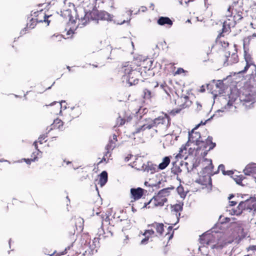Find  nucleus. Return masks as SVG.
<instances>
[{"instance_id": "nucleus-62", "label": "nucleus", "mask_w": 256, "mask_h": 256, "mask_svg": "<svg viewBox=\"0 0 256 256\" xmlns=\"http://www.w3.org/2000/svg\"><path fill=\"white\" fill-rule=\"evenodd\" d=\"M250 92H251V93H249L248 94L250 95H252V96H254V92H253L252 90H250Z\"/></svg>"}, {"instance_id": "nucleus-13", "label": "nucleus", "mask_w": 256, "mask_h": 256, "mask_svg": "<svg viewBox=\"0 0 256 256\" xmlns=\"http://www.w3.org/2000/svg\"><path fill=\"white\" fill-rule=\"evenodd\" d=\"M146 190L141 188H132L130 189V198L134 200H137L142 198Z\"/></svg>"}, {"instance_id": "nucleus-43", "label": "nucleus", "mask_w": 256, "mask_h": 256, "mask_svg": "<svg viewBox=\"0 0 256 256\" xmlns=\"http://www.w3.org/2000/svg\"><path fill=\"white\" fill-rule=\"evenodd\" d=\"M245 62L244 61H242L240 62L236 66V68H237V72L235 73H236L237 74H238V72L240 70H242V68L245 66Z\"/></svg>"}, {"instance_id": "nucleus-6", "label": "nucleus", "mask_w": 256, "mask_h": 256, "mask_svg": "<svg viewBox=\"0 0 256 256\" xmlns=\"http://www.w3.org/2000/svg\"><path fill=\"white\" fill-rule=\"evenodd\" d=\"M192 103V102L188 96H178L174 100V104L176 106V108L172 110L170 114L172 115L178 114L182 110L190 107Z\"/></svg>"}, {"instance_id": "nucleus-17", "label": "nucleus", "mask_w": 256, "mask_h": 256, "mask_svg": "<svg viewBox=\"0 0 256 256\" xmlns=\"http://www.w3.org/2000/svg\"><path fill=\"white\" fill-rule=\"evenodd\" d=\"M240 204H242V208L244 210H252L254 208V197H250L245 201H242Z\"/></svg>"}, {"instance_id": "nucleus-33", "label": "nucleus", "mask_w": 256, "mask_h": 256, "mask_svg": "<svg viewBox=\"0 0 256 256\" xmlns=\"http://www.w3.org/2000/svg\"><path fill=\"white\" fill-rule=\"evenodd\" d=\"M110 14L105 11H99L98 10V20H106L109 18Z\"/></svg>"}, {"instance_id": "nucleus-63", "label": "nucleus", "mask_w": 256, "mask_h": 256, "mask_svg": "<svg viewBox=\"0 0 256 256\" xmlns=\"http://www.w3.org/2000/svg\"><path fill=\"white\" fill-rule=\"evenodd\" d=\"M70 246H68L67 248H66L65 249V250L66 251L68 250H70Z\"/></svg>"}, {"instance_id": "nucleus-61", "label": "nucleus", "mask_w": 256, "mask_h": 256, "mask_svg": "<svg viewBox=\"0 0 256 256\" xmlns=\"http://www.w3.org/2000/svg\"><path fill=\"white\" fill-rule=\"evenodd\" d=\"M210 168H212L214 166L212 165V160H210Z\"/></svg>"}, {"instance_id": "nucleus-26", "label": "nucleus", "mask_w": 256, "mask_h": 256, "mask_svg": "<svg viewBox=\"0 0 256 256\" xmlns=\"http://www.w3.org/2000/svg\"><path fill=\"white\" fill-rule=\"evenodd\" d=\"M243 210L242 204L240 202L236 208H232L230 212L232 215L239 216L242 214Z\"/></svg>"}, {"instance_id": "nucleus-25", "label": "nucleus", "mask_w": 256, "mask_h": 256, "mask_svg": "<svg viewBox=\"0 0 256 256\" xmlns=\"http://www.w3.org/2000/svg\"><path fill=\"white\" fill-rule=\"evenodd\" d=\"M224 32H222L219 34L216 38V42L222 46V47L226 48L229 46V43L228 41H225L224 40H221V38L224 36Z\"/></svg>"}, {"instance_id": "nucleus-23", "label": "nucleus", "mask_w": 256, "mask_h": 256, "mask_svg": "<svg viewBox=\"0 0 256 256\" xmlns=\"http://www.w3.org/2000/svg\"><path fill=\"white\" fill-rule=\"evenodd\" d=\"M151 226L154 227L158 234L160 236L163 234L164 230V224L162 223L154 222L150 225Z\"/></svg>"}, {"instance_id": "nucleus-3", "label": "nucleus", "mask_w": 256, "mask_h": 256, "mask_svg": "<svg viewBox=\"0 0 256 256\" xmlns=\"http://www.w3.org/2000/svg\"><path fill=\"white\" fill-rule=\"evenodd\" d=\"M170 188H165L161 190L154 196L148 202H144V208H154L162 207L168 202L167 197L170 195Z\"/></svg>"}, {"instance_id": "nucleus-54", "label": "nucleus", "mask_w": 256, "mask_h": 256, "mask_svg": "<svg viewBox=\"0 0 256 256\" xmlns=\"http://www.w3.org/2000/svg\"><path fill=\"white\" fill-rule=\"evenodd\" d=\"M248 250H256V246H250L248 248Z\"/></svg>"}, {"instance_id": "nucleus-46", "label": "nucleus", "mask_w": 256, "mask_h": 256, "mask_svg": "<svg viewBox=\"0 0 256 256\" xmlns=\"http://www.w3.org/2000/svg\"><path fill=\"white\" fill-rule=\"evenodd\" d=\"M132 116L133 114H130L129 115L127 114L126 116H124V118L125 120V122H128L131 121V120L132 118Z\"/></svg>"}, {"instance_id": "nucleus-42", "label": "nucleus", "mask_w": 256, "mask_h": 256, "mask_svg": "<svg viewBox=\"0 0 256 256\" xmlns=\"http://www.w3.org/2000/svg\"><path fill=\"white\" fill-rule=\"evenodd\" d=\"M48 137V136H47V134H42L41 135L39 138H38V142L40 144H43L44 142H46L47 141L46 140V138Z\"/></svg>"}, {"instance_id": "nucleus-35", "label": "nucleus", "mask_w": 256, "mask_h": 256, "mask_svg": "<svg viewBox=\"0 0 256 256\" xmlns=\"http://www.w3.org/2000/svg\"><path fill=\"white\" fill-rule=\"evenodd\" d=\"M245 176L243 175L240 174V176L235 175L234 176V181L238 184L244 186V184H242V180L245 178Z\"/></svg>"}, {"instance_id": "nucleus-59", "label": "nucleus", "mask_w": 256, "mask_h": 256, "mask_svg": "<svg viewBox=\"0 0 256 256\" xmlns=\"http://www.w3.org/2000/svg\"><path fill=\"white\" fill-rule=\"evenodd\" d=\"M200 92H205V89H204V86H202L201 87V88H200Z\"/></svg>"}, {"instance_id": "nucleus-41", "label": "nucleus", "mask_w": 256, "mask_h": 256, "mask_svg": "<svg viewBox=\"0 0 256 256\" xmlns=\"http://www.w3.org/2000/svg\"><path fill=\"white\" fill-rule=\"evenodd\" d=\"M165 120H166V118H164V117H158L156 118L154 120V124H164V122H165Z\"/></svg>"}, {"instance_id": "nucleus-16", "label": "nucleus", "mask_w": 256, "mask_h": 256, "mask_svg": "<svg viewBox=\"0 0 256 256\" xmlns=\"http://www.w3.org/2000/svg\"><path fill=\"white\" fill-rule=\"evenodd\" d=\"M224 56L225 60H224V64L226 63L227 66L238 62V57L236 53H232V54L228 53V55L226 54Z\"/></svg>"}, {"instance_id": "nucleus-57", "label": "nucleus", "mask_w": 256, "mask_h": 256, "mask_svg": "<svg viewBox=\"0 0 256 256\" xmlns=\"http://www.w3.org/2000/svg\"><path fill=\"white\" fill-rule=\"evenodd\" d=\"M140 10L144 12L147 10V8L146 6H142L140 8Z\"/></svg>"}, {"instance_id": "nucleus-45", "label": "nucleus", "mask_w": 256, "mask_h": 256, "mask_svg": "<svg viewBox=\"0 0 256 256\" xmlns=\"http://www.w3.org/2000/svg\"><path fill=\"white\" fill-rule=\"evenodd\" d=\"M37 158V157L34 155V158H24V161L27 164H30L32 162L35 161V160Z\"/></svg>"}, {"instance_id": "nucleus-21", "label": "nucleus", "mask_w": 256, "mask_h": 256, "mask_svg": "<svg viewBox=\"0 0 256 256\" xmlns=\"http://www.w3.org/2000/svg\"><path fill=\"white\" fill-rule=\"evenodd\" d=\"M244 172L246 175H250L256 172V164H248L244 170Z\"/></svg>"}, {"instance_id": "nucleus-14", "label": "nucleus", "mask_w": 256, "mask_h": 256, "mask_svg": "<svg viewBox=\"0 0 256 256\" xmlns=\"http://www.w3.org/2000/svg\"><path fill=\"white\" fill-rule=\"evenodd\" d=\"M131 166L138 170L146 171V166L145 165L143 158L141 157L136 158L135 160L131 163Z\"/></svg>"}, {"instance_id": "nucleus-9", "label": "nucleus", "mask_w": 256, "mask_h": 256, "mask_svg": "<svg viewBox=\"0 0 256 256\" xmlns=\"http://www.w3.org/2000/svg\"><path fill=\"white\" fill-rule=\"evenodd\" d=\"M47 10L41 9L34 14V16L36 18V21L39 22H44L46 26H48L50 20L48 18L52 16L51 14H46Z\"/></svg>"}, {"instance_id": "nucleus-49", "label": "nucleus", "mask_w": 256, "mask_h": 256, "mask_svg": "<svg viewBox=\"0 0 256 256\" xmlns=\"http://www.w3.org/2000/svg\"><path fill=\"white\" fill-rule=\"evenodd\" d=\"M202 109V105L198 102H196V110L198 112L201 110Z\"/></svg>"}, {"instance_id": "nucleus-19", "label": "nucleus", "mask_w": 256, "mask_h": 256, "mask_svg": "<svg viewBox=\"0 0 256 256\" xmlns=\"http://www.w3.org/2000/svg\"><path fill=\"white\" fill-rule=\"evenodd\" d=\"M82 114V110L79 106H76L72 108L69 112L68 114L72 119L78 118Z\"/></svg>"}, {"instance_id": "nucleus-30", "label": "nucleus", "mask_w": 256, "mask_h": 256, "mask_svg": "<svg viewBox=\"0 0 256 256\" xmlns=\"http://www.w3.org/2000/svg\"><path fill=\"white\" fill-rule=\"evenodd\" d=\"M183 205L184 204L182 202H179L178 204L172 205L170 206L172 212H176V216L177 213L178 212V216H180V212L182 210Z\"/></svg>"}, {"instance_id": "nucleus-2", "label": "nucleus", "mask_w": 256, "mask_h": 256, "mask_svg": "<svg viewBox=\"0 0 256 256\" xmlns=\"http://www.w3.org/2000/svg\"><path fill=\"white\" fill-rule=\"evenodd\" d=\"M200 125V124H198L189 132L188 141L196 143L197 146L196 151L199 153L202 150L200 155L204 158L207 155L208 152L216 147V144L212 142L213 138L211 136H208L205 141L202 140L200 132L196 131Z\"/></svg>"}, {"instance_id": "nucleus-5", "label": "nucleus", "mask_w": 256, "mask_h": 256, "mask_svg": "<svg viewBox=\"0 0 256 256\" xmlns=\"http://www.w3.org/2000/svg\"><path fill=\"white\" fill-rule=\"evenodd\" d=\"M101 217L102 218L101 227L102 228L104 227V223L108 224L109 225L108 230L111 236H112L114 234V226L121 227L122 226V220L119 219L118 217L115 218L114 216L110 217V216H108L106 214H102Z\"/></svg>"}, {"instance_id": "nucleus-64", "label": "nucleus", "mask_w": 256, "mask_h": 256, "mask_svg": "<svg viewBox=\"0 0 256 256\" xmlns=\"http://www.w3.org/2000/svg\"><path fill=\"white\" fill-rule=\"evenodd\" d=\"M158 83H156V85L154 86V88H156V87H158Z\"/></svg>"}, {"instance_id": "nucleus-22", "label": "nucleus", "mask_w": 256, "mask_h": 256, "mask_svg": "<svg viewBox=\"0 0 256 256\" xmlns=\"http://www.w3.org/2000/svg\"><path fill=\"white\" fill-rule=\"evenodd\" d=\"M158 24L160 26H164V24H167L170 26H171L172 25V21L168 17H160L158 20Z\"/></svg>"}, {"instance_id": "nucleus-50", "label": "nucleus", "mask_w": 256, "mask_h": 256, "mask_svg": "<svg viewBox=\"0 0 256 256\" xmlns=\"http://www.w3.org/2000/svg\"><path fill=\"white\" fill-rule=\"evenodd\" d=\"M185 70L181 68H178L176 71L175 72V74H180L182 73H184Z\"/></svg>"}, {"instance_id": "nucleus-24", "label": "nucleus", "mask_w": 256, "mask_h": 256, "mask_svg": "<svg viewBox=\"0 0 256 256\" xmlns=\"http://www.w3.org/2000/svg\"><path fill=\"white\" fill-rule=\"evenodd\" d=\"M84 223L83 219L80 218H74L72 220V224H74L75 228H74V231H75V229L78 230L82 229Z\"/></svg>"}, {"instance_id": "nucleus-11", "label": "nucleus", "mask_w": 256, "mask_h": 256, "mask_svg": "<svg viewBox=\"0 0 256 256\" xmlns=\"http://www.w3.org/2000/svg\"><path fill=\"white\" fill-rule=\"evenodd\" d=\"M244 59L246 65L244 66V68H243L242 70L238 71V73H245L246 72L249 68L252 67L254 71L252 72L251 74L256 76V65L254 64L253 58L251 56L248 54L246 53L244 54Z\"/></svg>"}, {"instance_id": "nucleus-34", "label": "nucleus", "mask_w": 256, "mask_h": 256, "mask_svg": "<svg viewBox=\"0 0 256 256\" xmlns=\"http://www.w3.org/2000/svg\"><path fill=\"white\" fill-rule=\"evenodd\" d=\"M153 126L152 124H143L139 128H138L134 133H140L145 130L146 129H150Z\"/></svg>"}, {"instance_id": "nucleus-40", "label": "nucleus", "mask_w": 256, "mask_h": 256, "mask_svg": "<svg viewBox=\"0 0 256 256\" xmlns=\"http://www.w3.org/2000/svg\"><path fill=\"white\" fill-rule=\"evenodd\" d=\"M125 120L124 118L119 116L116 120V126H121L125 124Z\"/></svg>"}, {"instance_id": "nucleus-12", "label": "nucleus", "mask_w": 256, "mask_h": 256, "mask_svg": "<svg viewBox=\"0 0 256 256\" xmlns=\"http://www.w3.org/2000/svg\"><path fill=\"white\" fill-rule=\"evenodd\" d=\"M207 88L210 90L211 93L215 96H218L223 92L224 83L222 82H214L207 84Z\"/></svg>"}, {"instance_id": "nucleus-8", "label": "nucleus", "mask_w": 256, "mask_h": 256, "mask_svg": "<svg viewBox=\"0 0 256 256\" xmlns=\"http://www.w3.org/2000/svg\"><path fill=\"white\" fill-rule=\"evenodd\" d=\"M196 182L202 186V189H206L208 192L212 189V180L210 176L208 175L200 176Z\"/></svg>"}, {"instance_id": "nucleus-44", "label": "nucleus", "mask_w": 256, "mask_h": 256, "mask_svg": "<svg viewBox=\"0 0 256 256\" xmlns=\"http://www.w3.org/2000/svg\"><path fill=\"white\" fill-rule=\"evenodd\" d=\"M155 166L153 164H151L150 166H146V170L147 172L150 171L151 173H154L156 172L155 170Z\"/></svg>"}, {"instance_id": "nucleus-28", "label": "nucleus", "mask_w": 256, "mask_h": 256, "mask_svg": "<svg viewBox=\"0 0 256 256\" xmlns=\"http://www.w3.org/2000/svg\"><path fill=\"white\" fill-rule=\"evenodd\" d=\"M171 156H165L162 159V162L159 164L158 166V168L161 170H164L166 168L168 165L170 164V162Z\"/></svg>"}, {"instance_id": "nucleus-38", "label": "nucleus", "mask_w": 256, "mask_h": 256, "mask_svg": "<svg viewBox=\"0 0 256 256\" xmlns=\"http://www.w3.org/2000/svg\"><path fill=\"white\" fill-rule=\"evenodd\" d=\"M63 126V122L60 119H56L54 120L53 123L54 127H57L58 128H60Z\"/></svg>"}, {"instance_id": "nucleus-15", "label": "nucleus", "mask_w": 256, "mask_h": 256, "mask_svg": "<svg viewBox=\"0 0 256 256\" xmlns=\"http://www.w3.org/2000/svg\"><path fill=\"white\" fill-rule=\"evenodd\" d=\"M137 63L138 64V68H140L139 70L140 71L145 72L146 74V71L150 70L152 66V61L150 58H147L142 62H140V64H138V62Z\"/></svg>"}, {"instance_id": "nucleus-31", "label": "nucleus", "mask_w": 256, "mask_h": 256, "mask_svg": "<svg viewBox=\"0 0 256 256\" xmlns=\"http://www.w3.org/2000/svg\"><path fill=\"white\" fill-rule=\"evenodd\" d=\"M37 23H38V22L36 21V18L34 16L29 20L28 22H27L26 26V28H24L23 30V31L26 32L28 30L34 28L36 25Z\"/></svg>"}, {"instance_id": "nucleus-47", "label": "nucleus", "mask_w": 256, "mask_h": 256, "mask_svg": "<svg viewBox=\"0 0 256 256\" xmlns=\"http://www.w3.org/2000/svg\"><path fill=\"white\" fill-rule=\"evenodd\" d=\"M154 232L153 230H146L144 234V236H146V234H148L150 236H152L154 234Z\"/></svg>"}, {"instance_id": "nucleus-32", "label": "nucleus", "mask_w": 256, "mask_h": 256, "mask_svg": "<svg viewBox=\"0 0 256 256\" xmlns=\"http://www.w3.org/2000/svg\"><path fill=\"white\" fill-rule=\"evenodd\" d=\"M61 16L66 20L70 21L72 18L71 10L68 9L61 11Z\"/></svg>"}, {"instance_id": "nucleus-29", "label": "nucleus", "mask_w": 256, "mask_h": 256, "mask_svg": "<svg viewBox=\"0 0 256 256\" xmlns=\"http://www.w3.org/2000/svg\"><path fill=\"white\" fill-rule=\"evenodd\" d=\"M186 146H182L180 148L178 154L176 156V158L177 160L181 159L183 158H186Z\"/></svg>"}, {"instance_id": "nucleus-36", "label": "nucleus", "mask_w": 256, "mask_h": 256, "mask_svg": "<svg viewBox=\"0 0 256 256\" xmlns=\"http://www.w3.org/2000/svg\"><path fill=\"white\" fill-rule=\"evenodd\" d=\"M168 232L165 234V236H167L168 240L172 239L174 236V232L173 230V226H169L167 229Z\"/></svg>"}, {"instance_id": "nucleus-51", "label": "nucleus", "mask_w": 256, "mask_h": 256, "mask_svg": "<svg viewBox=\"0 0 256 256\" xmlns=\"http://www.w3.org/2000/svg\"><path fill=\"white\" fill-rule=\"evenodd\" d=\"M108 154H106V152L104 156H103L102 160L99 162V163L102 162H107L108 160H106V157H107ZM109 154H110L109 156H110L111 154L110 153Z\"/></svg>"}, {"instance_id": "nucleus-1", "label": "nucleus", "mask_w": 256, "mask_h": 256, "mask_svg": "<svg viewBox=\"0 0 256 256\" xmlns=\"http://www.w3.org/2000/svg\"><path fill=\"white\" fill-rule=\"evenodd\" d=\"M136 61L124 62L120 68V72L130 86L136 84L140 80L146 79L147 74L140 71Z\"/></svg>"}, {"instance_id": "nucleus-4", "label": "nucleus", "mask_w": 256, "mask_h": 256, "mask_svg": "<svg viewBox=\"0 0 256 256\" xmlns=\"http://www.w3.org/2000/svg\"><path fill=\"white\" fill-rule=\"evenodd\" d=\"M232 2L228 6L226 14L227 16H232L236 20H242L243 18V2L242 0H231Z\"/></svg>"}, {"instance_id": "nucleus-55", "label": "nucleus", "mask_w": 256, "mask_h": 256, "mask_svg": "<svg viewBox=\"0 0 256 256\" xmlns=\"http://www.w3.org/2000/svg\"><path fill=\"white\" fill-rule=\"evenodd\" d=\"M237 204V202H234V201H230V206H234L235 205H236Z\"/></svg>"}, {"instance_id": "nucleus-39", "label": "nucleus", "mask_w": 256, "mask_h": 256, "mask_svg": "<svg viewBox=\"0 0 256 256\" xmlns=\"http://www.w3.org/2000/svg\"><path fill=\"white\" fill-rule=\"evenodd\" d=\"M182 170L178 166H174L172 168V172L175 174H178L182 172Z\"/></svg>"}, {"instance_id": "nucleus-18", "label": "nucleus", "mask_w": 256, "mask_h": 256, "mask_svg": "<svg viewBox=\"0 0 256 256\" xmlns=\"http://www.w3.org/2000/svg\"><path fill=\"white\" fill-rule=\"evenodd\" d=\"M118 141L117 136L116 134H114L112 138H110L108 141V144L106 146V154H110L116 147V143Z\"/></svg>"}, {"instance_id": "nucleus-7", "label": "nucleus", "mask_w": 256, "mask_h": 256, "mask_svg": "<svg viewBox=\"0 0 256 256\" xmlns=\"http://www.w3.org/2000/svg\"><path fill=\"white\" fill-rule=\"evenodd\" d=\"M84 16L82 15L80 16L78 14H77V18L78 20V24L86 26L90 21L94 20H97L98 19V10L93 8L91 11L83 12Z\"/></svg>"}, {"instance_id": "nucleus-52", "label": "nucleus", "mask_w": 256, "mask_h": 256, "mask_svg": "<svg viewBox=\"0 0 256 256\" xmlns=\"http://www.w3.org/2000/svg\"><path fill=\"white\" fill-rule=\"evenodd\" d=\"M146 236L145 238L142 239L141 241V244H146L149 240V236Z\"/></svg>"}, {"instance_id": "nucleus-56", "label": "nucleus", "mask_w": 256, "mask_h": 256, "mask_svg": "<svg viewBox=\"0 0 256 256\" xmlns=\"http://www.w3.org/2000/svg\"><path fill=\"white\" fill-rule=\"evenodd\" d=\"M38 142H34V145L36 149L38 151H39V150L38 149Z\"/></svg>"}, {"instance_id": "nucleus-20", "label": "nucleus", "mask_w": 256, "mask_h": 256, "mask_svg": "<svg viewBox=\"0 0 256 256\" xmlns=\"http://www.w3.org/2000/svg\"><path fill=\"white\" fill-rule=\"evenodd\" d=\"M154 92L149 88H145L143 90L142 98L146 100L151 101L152 98L154 96Z\"/></svg>"}, {"instance_id": "nucleus-53", "label": "nucleus", "mask_w": 256, "mask_h": 256, "mask_svg": "<svg viewBox=\"0 0 256 256\" xmlns=\"http://www.w3.org/2000/svg\"><path fill=\"white\" fill-rule=\"evenodd\" d=\"M71 164V162L69 160H64L63 163L62 164V166H66Z\"/></svg>"}, {"instance_id": "nucleus-60", "label": "nucleus", "mask_w": 256, "mask_h": 256, "mask_svg": "<svg viewBox=\"0 0 256 256\" xmlns=\"http://www.w3.org/2000/svg\"><path fill=\"white\" fill-rule=\"evenodd\" d=\"M254 210H256V198H254Z\"/></svg>"}, {"instance_id": "nucleus-27", "label": "nucleus", "mask_w": 256, "mask_h": 256, "mask_svg": "<svg viewBox=\"0 0 256 256\" xmlns=\"http://www.w3.org/2000/svg\"><path fill=\"white\" fill-rule=\"evenodd\" d=\"M108 182V173L106 171H103L100 175L98 184L100 186H103Z\"/></svg>"}, {"instance_id": "nucleus-37", "label": "nucleus", "mask_w": 256, "mask_h": 256, "mask_svg": "<svg viewBox=\"0 0 256 256\" xmlns=\"http://www.w3.org/2000/svg\"><path fill=\"white\" fill-rule=\"evenodd\" d=\"M178 194L182 198H184L186 196V192H184V187L180 185L176 188Z\"/></svg>"}, {"instance_id": "nucleus-10", "label": "nucleus", "mask_w": 256, "mask_h": 256, "mask_svg": "<svg viewBox=\"0 0 256 256\" xmlns=\"http://www.w3.org/2000/svg\"><path fill=\"white\" fill-rule=\"evenodd\" d=\"M226 19L223 22L222 28V32L229 33L231 31V28H234L237 22H239L240 20H236V18L232 16H227Z\"/></svg>"}, {"instance_id": "nucleus-48", "label": "nucleus", "mask_w": 256, "mask_h": 256, "mask_svg": "<svg viewBox=\"0 0 256 256\" xmlns=\"http://www.w3.org/2000/svg\"><path fill=\"white\" fill-rule=\"evenodd\" d=\"M218 170H221L224 174H226L225 166L224 164H220L218 167Z\"/></svg>"}, {"instance_id": "nucleus-58", "label": "nucleus", "mask_w": 256, "mask_h": 256, "mask_svg": "<svg viewBox=\"0 0 256 256\" xmlns=\"http://www.w3.org/2000/svg\"><path fill=\"white\" fill-rule=\"evenodd\" d=\"M222 246H220V248H222ZM219 248V246L216 245V244H214V246H212V248Z\"/></svg>"}]
</instances>
